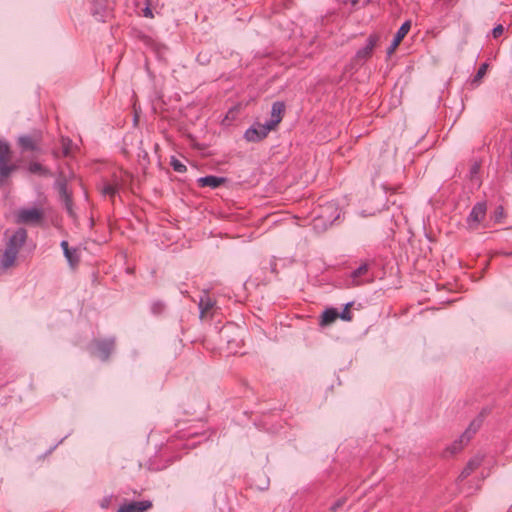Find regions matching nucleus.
Returning <instances> with one entry per match:
<instances>
[{"instance_id": "f257e3e1", "label": "nucleus", "mask_w": 512, "mask_h": 512, "mask_svg": "<svg viewBox=\"0 0 512 512\" xmlns=\"http://www.w3.org/2000/svg\"><path fill=\"white\" fill-rule=\"evenodd\" d=\"M45 220V209L43 206L23 207L14 212L16 224L26 226H41Z\"/></svg>"}, {"instance_id": "f03ea898", "label": "nucleus", "mask_w": 512, "mask_h": 512, "mask_svg": "<svg viewBox=\"0 0 512 512\" xmlns=\"http://www.w3.org/2000/svg\"><path fill=\"white\" fill-rule=\"evenodd\" d=\"M17 169V166L11 163V151L8 144L0 140V184Z\"/></svg>"}, {"instance_id": "7ed1b4c3", "label": "nucleus", "mask_w": 512, "mask_h": 512, "mask_svg": "<svg viewBox=\"0 0 512 512\" xmlns=\"http://www.w3.org/2000/svg\"><path fill=\"white\" fill-rule=\"evenodd\" d=\"M486 216L485 203H477L467 218V225L470 230H476L481 227Z\"/></svg>"}, {"instance_id": "20e7f679", "label": "nucleus", "mask_w": 512, "mask_h": 512, "mask_svg": "<svg viewBox=\"0 0 512 512\" xmlns=\"http://www.w3.org/2000/svg\"><path fill=\"white\" fill-rule=\"evenodd\" d=\"M125 181L124 176L114 175L111 181H104L101 184L100 191L105 196L113 197Z\"/></svg>"}, {"instance_id": "39448f33", "label": "nucleus", "mask_w": 512, "mask_h": 512, "mask_svg": "<svg viewBox=\"0 0 512 512\" xmlns=\"http://www.w3.org/2000/svg\"><path fill=\"white\" fill-rule=\"evenodd\" d=\"M274 130L270 128L268 123L259 124L257 127L248 129L245 133V138L250 142H256L264 139L270 131Z\"/></svg>"}, {"instance_id": "423d86ee", "label": "nucleus", "mask_w": 512, "mask_h": 512, "mask_svg": "<svg viewBox=\"0 0 512 512\" xmlns=\"http://www.w3.org/2000/svg\"><path fill=\"white\" fill-rule=\"evenodd\" d=\"M410 28H411V22L410 21H406V22H404L402 24V26L397 31V33H396V35H395V37H394L390 47L387 50V54L389 56L392 55L396 51V49L400 45L401 41L408 34Z\"/></svg>"}, {"instance_id": "0eeeda50", "label": "nucleus", "mask_w": 512, "mask_h": 512, "mask_svg": "<svg viewBox=\"0 0 512 512\" xmlns=\"http://www.w3.org/2000/svg\"><path fill=\"white\" fill-rule=\"evenodd\" d=\"M27 239V232L24 228L17 229L9 238L7 246L19 251Z\"/></svg>"}, {"instance_id": "6e6552de", "label": "nucleus", "mask_w": 512, "mask_h": 512, "mask_svg": "<svg viewBox=\"0 0 512 512\" xmlns=\"http://www.w3.org/2000/svg\"><path fill=\"white\" fill-rule=\"evenodd\" d=\"M284 110L285 107L283 103L276 102L273 104L271 111V119L267 122L270 125V128L275 129L277 125L281 122Z\"/></svg>"}, {"instance_id": "1a4fd4ad", "label": "nucleus", "mask_w": 512, "mask_h": 512, "mask_svg": "<svg viewBox=\"0 0 512 512\" xmlns=\"http://www.w3.org/2000/svg\"><path fill=\"white\" fill-rule=\"evenodd\" d=\"M18 141H19L20 146L23 149L34 151V150H38L40 136L39 135L21 136Z\"/></svg>"}, {"instance_id": "9d476101", "label": "nucleus", "mask_w": 512, "mask_h": 512, "mask_svg": "<svg viewBox=\"0 0 512 512\" xmlns=\"http://www.w3.org/2000/svg\"><path fill=\"white\" fill-rule=\"evenodd\" d=\"M151 503L147 501L132 502L119 508L118 512H144L150 508Z\"/></svg>"}, {"instance_id": "9b49d317", "label": "nucleus", "mask_w": 512, "mask_h": 512, "mask_svg": "<svg viewBox=\"0 0 512 512\" xmlns=\"http://www.w3.org/2000/svg\"><path fill=\"white\" fill-rule=\"evenodd\" d=\"M224 182H225L224 178L216 177V176H212V175L198 179V184L200 187L217 188Z\"/></svg>"}, {"instance_id": "f8f14e48", "label": "nucleus", "mask_w": 512, "mask_h": 512, "mask_svg": "<svg viewBox=\"0 0 512 512\" xmlns=\"http://www.w3.org/2000/svg\"><path fill=\"white\" fill-rule=\"evenodd\" d=\"M377 41H378V36L377 35H371L368 38L367 45L363 49H361V50H359L357 52V58H368V57H370L374 47L376 46Z\"/></svg>"}, {"instance_id": "ddd939ff", "label": "nucleus", "mask_w": 512, "mask_h": 512, "mask_svg": "<svg viewBox=\"0 0 512 512\" xmlns=\"http://www.w3.org/2000/svg\"><path fill=\"white\" fill-rule=\"evenodd\" d=\"M18 252L19 251L15 250V248H11L9 246L6 247L2 259V265L4 268L12 267L15 264Z\"/></svg>"}, {"instance_id": "4468645a", "label": "nucleus", "mask_w": 512, "mask_h": 512, "mask_svg": "<svg viewBox=\"0 0 512 512\" xmlns=\"http://www.w3.org/2000/svg\"><path fill=\"white\" fill-rule=\"evenodd\" d=\"M61 247L64 251V255L66 257V259L68 260V262L70 263L71 266H74L75 264H77L78 262V256L76 254V250H71L69 248V245H68V242L67 241H62L61 242Z\"/></svg>"}, {"instance_id": "2eb2a0df", "label": "nucleus", "mask_w": 512, "mask_h": 512, "mask_svg": "<svg viewBox=\"0 0 512 512\" xmlns=\"http://www.w3.org/2000/svg\"><path fill=\"white\" fill-rule=\"evenodd\" d=\"M97 347L100 352L99 356L102 359H106L114 347V342L112 340H105L102 342H98Z\"/></svg>"}, {"instance_id": "dca6fc26", "label": "nucleus", "mask_w": 512, "mask_h": 512, "mask_svg": "<svg viewBox=\"0 0 512 512\" xmlns=\"http://www.w3.org/2000/svg\"><path fill=\"white\" fill-rule=\"evenodd\" d=\"M368 271L367 264H362L359 268H357L352 274H351V285L352 286H359L361 282L358 280L359 277L365 275Z\"/></svg>"}, {"instance_id": "f3484780", "label": "nucleus", "mask_w": 512, "mask_h": 512, "mask_svg": "<svg viewBox=\"0 0 512 512\" xmlns=\"http://www.w3.org/2000/svg\"><path fill=\"white\" fill-rule=\"evenodd\" d=\"M481 461L482 459L480 457H475L472 460H470L467 466L462 471L461 477L464 478L470 475L475 469H477L480 466Z\"/></svg>"}, {"instance_id": "a211bd4d", "label": "nucleus", "mask_w": 512, "mask_h": 512, "mask_svg": "<svg viewBox=\"0 0 512 512\" xmlns=\"http://www.w3.org/2000/svg\"><path fill=\"white\" fill-rule=\"evenodd\" d=\"M339 318V313L336 309H328L322 315V325H329Z\"/></svg>"}, {"instance_id": "6ab92c4d", "label": "nucleus", "mask_w": 512, "mask_h": 512, "mask_svg": "<svg viewBox=\"0 0 512 512\" xmlns=\"http://www.w3.org/2000/svg\"><path fill=\"white\" fill-rule=\"evenodd\" d=\"M214 303L209 297L202 298L199 303L201 317H204L213 307Z\"/></svg>"}, {"instance_id": "aec40b11", "label": "nucleus", "mask_w": 512, "mask_h": 512, "mask_svg": "<svg viewBox=\"0 0 512 512\" xmlns=\"http://www.w3.org/2000/svg\"><path fill=\"white\" fill-rule=\"evenodd\" d=\"M487 69H488V64L487 63H483L480 66L477 74L475 75V77H474V79L472 81V84L478 85L481 82L482 78L485 76V74L487 72Z\"/></svg>"}, {"instance_id": "412c9836", "label": "nucleus", "mask_w": 512, "mask_h": 512, "mask_svg": "<svg viewBox=\"0 0 512 512\" xmlns=\"http://www.w3.org/2000/svg\"><path fill=\"white\" fill-rule=\"evenodd\" d=\"M171 165L176 172L183 173L186 171V166L178 159L172 158Z\"/></svg>"}, {"instance_id": "4be33fe9", "label": "nucleus", "mask_w": 512, "mask_h": 512, "mask_svg": "<svg viewBox=\"0 0 512 512\" xmlns=\"http://www.w3.org/2000/svg\"><path fill=\"white\" fill-rule=\"evenodd\" d=\"M351 306H352V303H348L345 306V309L343 310V312L339 314V318H341L342 320H345V321H351L352 320V314L350 312Z\"/></svg>"}, {"instance_id": "5701e85b", "label": "nucleus", "mask_w": 512, "mask_h": 512, "mask_svg": "<svg viewBox=\"0 0 512 512\" xmlns=\"http://www.w3.org/2000/svg\"><path fill=\"white\" fill-rule=\"evenodd\" d=\"M29 171L33 174H42L46 172L39 163H31L29 165Z\"/></svg>"}, {"instance_id": "b1692460", "label": "nucleus", "mask_w": 512, "mask_h": 512, "mask_svg": "<svg viewBox=\"0 0 512 512\" xmlns=\"http://www.w3.org/2000/svg\"><path fill=\"white\" fill-rule=\"evenodd\" d=\"M70 140H63V155L68 156L70 154Z\"/></svg>"}, {"instance_id": "393cba45", "label": "nucleus", "mask_w": 512, "mask_h": 512, "mask_svg": "<svg viewBox=\"0 0 512 512\" xmlns=\"http://www.w3.org/2000/svg\"><path fill=\"white\" fill-rule=\"evenodd\" d=\"M504 32V27L502 25H497L494 29H493V36L495 38H498L499 36H501Z\"/></svg>"}, {"instance_id": "a878e982", "label": "nucleus", "mask_w": 512, "mask_h": 512, "mask_svg": "<svg viewBox=\"0 0 512 512\" xmlns=\"http://www.w3.org/2000/svg\"><path fill=\"white\" fill-rule=\"evenodd\" d=\"M110 504H111V498L110 497H106V498L102 499L101 502H100V506L102 508H108Z\"/></svg>"}, {"instance_id": "bb28decb", "label": "nucleus", "mask_w": 512, "mask_h": 512, "mask_svg": "<svg viewBox=\"0 0 512 512\" xmlns=\"http://www.w3.org/2000/svg\"><path fill=\"white\" fill-rule=\"evenodd\" d=\"M502 215H503V209L501 207L497 208L495 211L496 221H499L500 218L502 217Z\"/></svg>"}, {"instance_id": "cd10ccee", "label": "nucleus", "mask_w": 512, "mask_h": 512, "mask_svg": "<svg viewBox=\"0 0 512 512\" xmlns=\"http://www.w3.org/2000/svg\"><path fill=\"white\" fill-rule=\"evenodd\" d=\"M143 13H144V16L145 17H148V18H153V14H152V11L149 7H146L144 10H143Z\"/></svg>"}, {"instance_id": "c85d7f7f", "label": "nucleus", "mask_w": 512, "mask_h": 512, "mask_svg": "<svg viewBox=\"0 0 512 512\" xmlns=\"http://www.w3.org/2000/svg\"><path fill=\"white\" fill-rule=\"evenodd\" d=\"M344 500H339L335 505L331 507L332 511H335L337 508L341 507L344 504Z\"/></svg>"}, {"instance_id": "c756f323", "label": "nucleus", "mask_w": 512, "mask_h": 512, "mask_svg": "<svg viewBox=\"0 0 512 512\" xmlns=\"http://www.w3.org/2000/svg\"><path fill=\"white\" fill-rule=\"evenodd\" d=\"M61 191H62V194L64 195V197H65V199H66V204H67L68 210L70 211L71 209H70V207H69V198H68V195H67V193H66L65 188H64V187H62V190H61Z\"/></svg>"}, {"instance_id": "7c9ffc66", "label": "nucleus", "mask_w": 512, "mask_h": 512, "mask_svg": "<svg viewBox=\"0 0 512 512\" xmlns=\"http://www.w3.org/2000/svg\"><path fill=\"white\" fill-rule=\"evenodd\" d=\"M451 449V452L452 453H455L457 451H459L461 449V446H458L456 443L454 445H452V447L450 448Z\"/></svg>"}, {"instance_id": "2f4dec72", "label": "nucleus", "mask_w": 512, "mask_h": 512, "mask_svg": "<svg viewBox=\"0 0 512 512\" xmlns=\"http://www.w3.org/2000/svg\"><path fill=\"white\" fill-rule=\"evenodd\" d=\"M470 430H468L463 436L462 438L460 439V442L463 443L464 440L467 442L469 440V437H467L466 435L469 433Z\"/></svg>"}, {"instance_id": "473e14b6", "label": "nucleus", "mask_w": 512, "mask_h": 512, "mask_svg": "<svg viewBox=\"0 0 512 512\" xmlns=\"http://www.w3.org/2000/svg\"><path fill=\"white\" fill-rule=\"evenodd\" d=\"M353 5H356L358 3V0H351Z\"/></svg>"}, {"instance_id": "72a5a7b5", "label": "nucleus", "mask_w": 512, "mask_h": 512, "mask_svg": "<svg viewBox=\"0 0 512 512\" xmlns=\"http://www.w3.org/2000/svg\"><path fill=\"white\" fill-rule=\"evenodd\" d=\"M508 512H512V506L510 507L509 511Z\"/></svg>"}]
</instances>
